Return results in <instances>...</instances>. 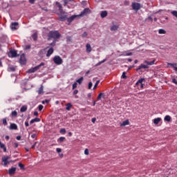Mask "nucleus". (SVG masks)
Segmentation results:
<instances>
[{
	"label": "nucleus",
	"mask_w": 177,
	"mask_h": 177,
	"mask_svg": "<svg viewBox=\"0 0 177 177\" xmlns=\"http://www.w3.org/2000/svg\"><path fill=\"white\" fill-rule=\"evenodd\" d=\"M131 7L133 10L138 11L141 8V5L139 3H132Z\"/></svg>",
	"instance_id": "obj_6"
},
{
	"label": "nucleus",
	"mask_w": 177,
	"mask_h": 177,
	"mask_svg": "<svg viewBox=\"0 0 177 177\" xmlns=\"http://www.w3.org/2000/svg\"><path fill=\"white\" fill-rule=\"evenodd\" d=\"M83 80H84L83 77H81L80 79H78V80L76 81V82H77V84H78L79 85H81V84H82Z\"/></svg>",
	"instance_id": "obj_33"
},
{
	"label": "nucleus",
	"mask_w": 177,
	"mask_h": 177,
	"mask_svg": "<svg viewBox=\"0 0 177 177\" xmlns=\"http://www.w3.org/2000/svg\"><path fill=\"white\" fill-rule=\"evenodd\" d=\"M160 121H161V118H155V119L153 120V124H154L155 125H158V123H159Z\"/></svg>",
	"instance_id": "obj_21"
},
{
	"label": "nucleus",
	"mask_w": 177,
	"mask_h": 177,
	"mask_svg": "<svg viewBox=\"0 0 177 177\" xmlns=\"http://www.w3.org/2000/svg\"><path fill=\"white\" fill-rule=\"evenodd\" d=\"M102 97H104V93H100L98 96H97V100H100Z\"/></svg>",
	"instance_id": "obj_30"
},
{
	"label": "nucleus",
	"mask_w": 177,
	"mask_h": 177,
	"mask_svg": "<svg viewBox=\"0 0 177 177\" xmlns=\"http://www.w3.org/2000/svg\"><path fill=\"white\" fill-rule=\"evenodd\" d=\"M37 93L39 94V95H42L44 94V86H41L39 87V88L37 90Z\"/></svg>",
	"instance_id": "obj_19"
},
{
	"label": "nucleus",
	"mask_w": 177,
	"mask_h": 177,
	"mask_svg": "<svg viewBox=\"0 0 177 177\" xmlns=\"http://www.w3.org/2000/svg\"><path fill=\"white\" fill-rule=\"evenodd\" d=\"M9 55H11V57H17V51L16 50H10Z\"/></svg>",
	"instance_id": "obj_13"
},
{
	"label": "nucleus",
	"mask_w": 177,
	"mask_h": 177,
	"mask_svg": "<svg viewBox=\"0 0 177 177\" xmlns=\"http://www.w3.org/2000/svg\"><path fill=\"white\" fill-rule=\"evenodd\" d=\"M124 56H132V53H127L124 55Z\"/></svg>",
	"instance_id": "obj_57"
},
{
	"label": "nucleus",
	"mask_w": 177,
	"mask_h": 177,
	"mask_svg": "<svg viewBox=\"0 0 177 177\" xmlns=\"http://www.w3.org/2000/svg\"><path fill=\"white\" fill-rule=\"evenodd\" d=\"M171 14L177 18V11L174 10L171 12Z\"/></svg>",
	"instance_id": "obj_47"
},
{
	"label": "nucleus",
	"mask_w": 177,
	"mask_h": 177,
	"mask_svg": "<svg viewBox=\"0 0 177 177\" xmlns=\"http://www.w3.org/2000/svg\"><path fill=\"white\" fill-rule=\"evenodd\" d=\"M26 111H27V106H26V105L22 106L20 109V112L25 113Z\"/></svg>",
	"instance_id": "obj_23"
},
{
	"label": "nucleus",
	"mask_w": 177,
	"mask_h": 177,
	"mask_svg": "<svg viewBox=\"0 0 177 177\" xmlns=\"http://www.w3.org/2000/svg\"><path fill=\"white\" fill-rule=\"evenodd\" d=\"M50 46H55L56 45V41H54L53 43L50 44Z\"/></svg>",
	"instance_id": "obj_58"
},
{
	"label": "nucleus",
	"mask_w": 177,
	"mask_h": 177,
	"mask_svg": "<svg viewBox=\"0 0 177 177\" xmlns=\"http://www.w3.org/2000/svg\"><path fill=\"white\" fill-rule=\"evenodd\" d=\"M171 82H173V84H175V85H177V80L175 78L174 76L172 77Z\"/></svg>",
	"instance_id": "obj_36"
},
{
	"label": "nucleus",
	"mask_w": 177,
	"mask_h": 177,
	"mask_svg": "<svg viewBox=\"0 0 177 177\" xmlns=\"http://www.w3.org/2000/svg\"><path fill=\"white\" fill-rule=\"evenodd\" d=\"M9 71H15L16 68L13 66H10L9 68H8Z\"/></svg>",
	"instance_id": "obj_45"
},
{
	"label": "nucleus",
	"mask_w": 177,
	"mask_h": 177,
	"mask_svg": "<svg viewBox=\"0 0 177 177\" xmlns=\"http://www.w3.org/2000/svg\"><path fill=\"white\" fill-rule=\"evenodd\" d=\"M31 138H32V139L37 138V134H35V133L32 134V135H31Z\"/></svg>",
	"instance_id": "obj_52"
},
{
	"label": "nucleus",
	"mask_w": 177,
	"mask_h": 177,
	"mask_svg": "<svg viewBox=\"0 0 177 177\" xmlns=\"http://www.w3.org/2000/svg\"><path fill=\"white\" fill-rule=\"evenodd\" d=\"M29 2L32 4H34L35 3V0H29Z\"/></svg>",
	"instance_id": "obj_60"
},
{
	"label": "nucleus",
	"mask_w": 177,
	"mask_h": 177,
	"mask_svg": "<svg viewBox=\"0 0 177 177\" xmlns=\"http://www.w3.org/2000/svg\"><path fill=\"white\" fill-rule=\"evenodd\" d=\"M58 15L61 21H64L66 19H67V15H66V12L64 10H63V12H59Z\"/></svg>",
	"instance_id": "obj_5"
},
{
	"label": "nucleus",
	"mask_w": 177,
	"mask_h": 177,
	"mask_svg": "<svg viewBox=\"0 0 177 177\" xmlns=\"http://www.w3.org/2000/svg\"><path fill=\"white\" fill-rule=\"evenodd\" d=\"M37 144H38V142H35V143H34V145L32 146V149H35V146L37 145Z\"/></svg>",
	"instance_id": "obj_53"
},
{
	"label": "nucleus",
	"mask_w": 177,
	"mask_h": 177,
	"mask_svg": "<svg viewBox=\"0 0 177 177\" xmlns=\"http://www.w3.org/2000/svg\"><path fill=\"white\" fill-rule=\"evenodd\" d=\"M25 49H26V50H28V49H31V46H30V45H27V46H26Z\"/></svg>",
	"instance_id": "obj_49"
},
{
	"label": "nucleus",
	"mask_w": 177,
	"mask_h": 177,
	"mask_svg": "<svg viewBox=\"0 0 177 177\" xmlns=\"http://www.w3.org/2000/svg\"><path fill=\"white\" fill-rule=\"evenodd\" d=\"M43 66H45V63L41 62L40 64L28 69L26 71V73H28V74H31L32 73H35L36 71H38V70H39L41 68V67H42Z\"/></svg>",
	"instance_id": "obj_2"
},
{
	"label": "nucleus",
	"mask_w": 177,
	"mask_h": 177,
	"mask_svg": "<svg viewBox=\"0 0 177 177\" xmlns=\"http://www.w3.org/2000/svg\"><path fill=\"white\" fill-rule=\"evenodd\" d=\"M32 38L33 41H37V39H38V34H37V32L33 33L32 35Z\"/></svg>",
	"instance_id": "obj_27"
},
{
	"label": "nucleus",
	"mask_w": 177,
	"mask_h": 177,
	"mask_svg": "<svg viewBox=\"0 0 177 177\" xmlns=\"http://www.w3.org/2000/svg\"><path fill=\"white\" fill-rule=\"evenodd\" d=\"M95 121H96V119H95V118H92V122H93V123H95Z\"/></svg>",
	"instance_id": "obj_63"
},
{
	"label": "nucleus",
	"mask_w": 177,
	"mask_h": 177,
	"mask_svg": "<svg viewBox=\"0 0 177 177\" xmlns=\"http://www.w3.org/2000/svg\"><path fill=\"white\" fill-rule=\"evenodd\" d=\"M77 82H75V83L73 84V88H72V89H75V88H77Z\"/></svg>",
	"instance_id": "obj_51"
},
{
	"label": "nucleus",
	"mask_w": 177,
	"mask_h": 177,
	"mask_svg": "<svg viewBox=\"0 0 177 177\" xmlns=\"http://www.w3.org/2000/svg\"><path fill=\"white\" fill-rule=\"evenodd\" d=\"M34 116H36V117L38 116V111H35L34 112Z\"/></svg>",
	"instance_id": "obj_61"
},
{
	"label": "nucleus",
	"mask_w": 177,
	"mask_h": 177,
	"mask_svg": "<svg viewBox=\"0 0 177 177\" xmlns=\"http://www.w3.org/2000/svg\"><path fill=\"white\" fill-rule=\"evenodd\" d=\"M129 4V1H124V5L125 6H128Z\"/></svg>",
	"instance_id": "obj_62"
},
{
	"label": "nucleus",
	"mask_w": 177,
	"mask_h": 177,
	"mask_svg": "<svg viewBox=\"0 0 177 177\" xmlns=\"http://www.w3.org/2000/svg\"><path fill=\"white\" fill-rule=\"evenodd\" d=\"M146 68H149V66L147 65H145V64H140L136 70V71H139V70H145Z\"/></svg>",
	"instance_id": "obj_10"
},
{
	"label": "nucleus",
	"mask_w": 177,
	"mask_h": 177,
	"mask_svg": "<svg viewBox=\"0 0 177 177\" xmlns=\"http://www.w3.org/2000/svg\"><path fill=\"white\" fill-rule=\"evenodd\" d=\"M89 13H91V10L89 8H86L78 16L79 17H82V16L86 15Z\"/></svg>",
	"instance_id": "obj_8"
},
{
	"label": "nucleus",
	"mask_w": 177,
	"mask_h": 177,
	"mask_svg": "<svg viewBox=\"0 0 177 177\" xmlns=\"http://www.w3.org/2000/svg\"><path fill=\"white\" fill-rule=\"evenodd\" d=\"M15 174H16V167H11L8 169V174L10 176L15 175Z\"/></svg>",
	"instance_id": "obj_11"
},
{
	"label": "nucleus",
	"mask_w": 177,
	"mask_h": 177,
	"mask_svg": "<svg viewBox=\"0 0 177 177\" xmlns=\"http://www.w3.org/2000/svg\"><path fill=\"white\" fill-rule=\"evenodd\" d=\"M67 41H71V37H67Z\"/></svg>",
	"instance_id": "obj_64"
},
{
	"label": "nucleus",
	"mask_w": 177,
	"mask_h": 177,
	"mask_svg": "<svg viewBox=\"0 0 177 177\" xmlns=\"http://www.w3.org/2000/svg\"><path fill=\"white\" fill-rule=\"evenodd\" d=\"M64 140H66V137H60L57 139V142L59 143H63Z\"/></svg>",
	"instance_id": "obj_28"
},
{
	"label": "nucleus",
	"mask_w": 177,
	"mask_h": 177,
	"mask_svg": "<svg viewBox=\"0 0 177 177\" xmlns=\"http://www.w3.org/2000/svg\"><path fill=\"white\" fill-rule=\"evenodd\" d=\"M108 13L106 10H103L101 12L100 16L102 18H104L107 16Z\"/></svg>",
	"instance_id": "obj_22"
},
{
	"label": "nucleus",
	"mask_w": 177,
	"mask_h": 177,
	"mask_svg": "<svg viewBox=\"0 0 177 177\" xmlns=\"http://www.w3.org/2000/svg\"><path fill=\"white\" fill-rule=\"evenodd\" d=\"M17 140L20 141L21 140V136H18L16 137Z\"/></svg>",
	"instance_id": "obj_56"
},
{
	"label": "nucleus",
	"mask_w": 177,
	"mask_h": 177,
	"mask_svg": "<svg viewBox=\"0 0 177 177\" xmlns=\"http://www.w3.org/2000/svg\"><path fill=\"white\" fill-rule=\"evenodd\" d=\"M25 126H26V127H28L30 126V124L28 123V121L25 122Z\"/></svg>",
	"instance_id": "obj_55"
},
{
	"label": "nucleus",
	"mask_w": 177,
	"mask_h": 177,
	"mask_svg": "<svg viewBox=\"0 0 177 177\" xmlns=\"http://www.w3.org/2000/svg\"><path fill=\"white\" fill-rule=\"evenodd\" d=\"M62 37V35L57 30H51L48 33V40L52 39H59Z\"/></svg>",
	"instance_id": "obj_1"
},
{
	"label": "nucleus",
	"mask_w": 177,
	"mask_h": 177,
	"mask_svg": "<svg viewBox=\"0 0 177 177\" xmlns=\"http://www.w3.org/2000/svg\"><path fill=\"white\" fill-rule=\"evenodd\" d=\"M77 93H78V91H77V90H75V91H73V95H77Z\"/></svg>",
	"instance_id": "obj_59"
},
{
	"label": "nucleus",
	"mask_w": 177,
	"mask_h": 177,
	"mask_svg": "<svg viewBox=\"0 0 177 177\" xmlns=\"http://www.w3.org/2000/svg\"><path fill=\"white\" fill-rule=\"evenodd\" d=\"M11 30H17V28H19V23L17 22H13L11 24Z\"/></svg>",
	"instance_id": "obj_9"
},
{
	"label": "nucleus",
	"mask_w": 177,
	"mask_h": 177,
	"mask_svg": "<svg viewBox=\"0 0 177 177\" xmlns=\"http://www.w3.org/2000/svg\"><path fill=\"white\" fill-rule=\"evenodd\" d=\"M55 4L59 8V12L63 13V6L61 5V3L59 2H56Z\"/></svg>",
	"instance_id": "obj_16"
},
{
	"label": "nucleus",
	"mask_w": 177,
	"mask_h": 177,
	"mask_svg": "<svg viewBox=\"0 0 177 177\" xmlns=\"http://www.w3.org/2000/svg\"><path fill=\"white\" fill-rule=\"evenodd\" d=\"M73 0H64V6H66L69 2L72 1Z\"/></svg>",
	"instance_id": "obj_43"
},
{
	"label": "nucleus",
	"mask_w": 177,
	"mask_h": 177,
	"mask_svg": "<svg viewBox=\"0 0 177 177\" xmlns=\"http://www.w3.org/2000/svg\"><path fill=\"white\" fill-rule=\"evenodd\" d=\"M158 32L159 34H166V31L163 29H160Z\"/></svg>",
	"instance_id": "obj_40"
},
{
	"label": "nucleus",
	"mask_w": 177,
	"mask_h": 177,
	"mask_svg": "<svg viewBox=\"0 0 177 177\" xmlns=\"http://www.w3.org/2000/svg\"><path fill=\"white\" fill-rule=\"evenodd\" d=\"M92 50V48L91 46V44H86V53H90Z\"/></svg>",
	"instance_id": "obj_15"
},
{
	"label": "nucleus",
	"mask_w": 177,
	"mask_h": 177,
	"mask_svg": "<svg viewBox=\"0 0 177 177\" xmlns=\"http://www.w3.org/2000/svg\"><path fill=\"white\" fill-rule=\"evenodd\" d=\"M168 66H170L171 67H173V68L175 70V71H177V67L176 66H177V64L174 63V64H171V63H169Z\"/></svg>",
	"instance_id": "obj_24"
},
{
	"label": "nucleus",
	"mask_w": 177,
	"mask_h": 177,
	"mask_svg": "<svg viewBox=\"0 0 177 177\" xmlns=\"http://www.w3.org/2000/svg\"><path fill=\"white\" fill-rule=\"evenodd\" d=\"M118 28V26L114 25L111 28V31H116Z\"/></svg>",
	"instance_id": "obj_35"
},
{
	"label": "nucleus",
	"mask_w": 177,
	"mask_h": 177,
	"mask_svg": "<svg viewBox=\"0 0 177 177\" xmlns=\"http://www.w3.org/2000/svg\"><path fill=\"white\" fill-rule=\"evenodd\" d=\"M41 122V119L39 118H35L34 119H32L30 121V124H32L35 122Z\"/></svg>",
	"instance_id": "obj_14"
},
{
	"label": "nucleus",
	"mask_w": 177,
	"mask_h": 177,
	"mask_svg": "<svg viewBox=\"0 0 177 177\" xmlns=\"http://www.w3.org/2000/svg\"><path fill=\"white\" fill-rule=\"evenodd\" d=\"M84 154L86 156H88L89 154V151H88V149H86L85 151H84Z\"/></svg>",
	"instance_id": "obj_48"
},
{
	"label": "nucleus",
	"mask_w": 177,
	"mask_h": 177,
	"mask_svg": "<svg viewBox=\"0 0 177 177\" xmlns=\"http://www.w3.org/2000/svg\"><path fill=\"white\" fill-rule=\"evenodd\" d=\"M53 62L57 66H60V64H62V63H63V59H62V57H60V56L55 55L53 57Z\"/></svg>",
	"instance_id": "obj_4"
},
{
	"label": "nucleus",
	"mask_w": 177,
	"mask_h": 177,
	"mask_svg": "<svg viewBox=\"0 0 177 177\" xmlns=\"http://www.w3.org/2000/svg\"><path fill=\"white\" fill-rule=\"evenodd\" d=\"M164 120L165 121L169 122H171V118L170 117V115H166Z\"/></svg>",
	"instance_id": "obj_29"
},
{
	"label": "nucleus",
	"mask_w": 177,
	"mask_h": 177,
	"mask_svg": "<svg viewBox=\"0 0 177 177\" xmlns=\"http://www.w3.org/2000/svg\"><path fill=\"white\" fill-rule=\"evenodd\" d=\"M92 86H93V84H92L91 82H90L88 83V89H91Z\"/></svg>",
	"instance_id": "obj_54"
},
{
	"label": "nucleus",
	"mask_w": 177,
	"mask_h": 177,
	"mask_svg": "<svg viewBox=\"0 0 177 177\" xmlns=\"http://www.w3.org/2000/svg\"><path fill=\"white\" fill-rule=\"evenodd\" d=\"M122 78H123L124 80H126V78H127V77L126 76L125 72H123V73L122 75Z\"/></svg>",
	"instance_id": "obj_46"
},
{
	"label": "nucleus",
	"mask_w": 177,
	"mask_h": 177,
	"mask_svg": "<svg viewBox=\"0 0 177 177\" xmlns=\"http://www.w3.org/2000/svg\"><path fill=\"white\" fill-rule=\"evenodd\" d=\"M3 124L4 126H7L8 125V121H7V119L6 118H3Z\"/></svg>",
	"instance_id": "obj_37"
},
{
	"label": "nucleus",
	"mask_w": 177,
	"mask_h": 177,
	"mask_svg": "<svg viewBox=\"0 0 177 177\" xmlns=\"http://www.w3.org/2000/svg\"><path fill=\"white\" fill-rule=\"evenodd\" d=\"M88 35V33L86 32H84V33L82 35V38H86Z\"/></svg>",
	"instance_id": "obj_44"
},
{
	"label": "nucleus",
	"mask_w": 177,
	"mask_h": 177,
	"mask_svg": "<svg viewBox=\"0 0 177 177\" xmlns=\"http://www.w3.org/2000/svg\"><path fill=\"white\" fill-rule=\"evenodd\" d=\"M143 81H145V78H141L138 80V82H136V85H138L139 84H142Z\"/></svg>",
	"instance_id": "obj_34"
},
{
	"label": "nucleus",
	"mask_w": 177,
	"mask_h": 177,
	"mask_svg": "<svg viewBox=\"0 0 177 177\" xmlns=\"http://www.w3.org/2000/svg\"><path fill=\"white\" fill-rule=\"evenodd\" d=\"M100 83V80H97V81H96V82H95V85H94V86H93V91L95 90V89H96V88H97V85H98V84Z\"/></svg>",
	"instance_id": "obj_38"
},
{
	"label": "nucleus",
	"mask_w": 177,
	"mask_h": 177,
	"mask_svg": "<svg viewBox=\"0 0 177 177\" xmlns=\"http://www.w3.org/2000/svg\"><path fill=\"white\" fill-rule=\"evenodd\" d=\"M106 59H103L102 61H100V62H98L95 66H100V64H102V63H104V62H106Z\"/></svg>",
	"instance_id": "obj_39"
},
{
	"label": "nucleus",
	"mask_w": 177,
	"mask_h": 177,
	"mask_svg": "<svg viewBox=\"0 0 177 177\" xmlns=\"http://www.w3.org/2000/svg\"><path fill=\"white\" fill-rule=\"evenodd\" d=\"M38 109L39 111H42V110L44 109V106L42 104H39Z\"/></svg>",
	"instance_id": "obj_41"
},
{
	"label": "nucleus",
	"mask_w": 177,
	"mask_h": 177,
	"mask_svg": "<svg viewBox=\"0 0 177 177\" xmlns=\"http://www.w3.org/2000/svg\"><path fill=\"white\" fill-rule=\"evenodd\" d=\"M77 17H80L79 15H72L71 17L69 18H66L67 21L68 22V24H71V23Z\"/></svg>",
	"instance_id": "obj_12"
},
{
	"label": "nucleus",
	"mask_w": 177,
	"mask_h": 177,
	"mask_svg": "<svg viewBox=\"0 0 177 177\" xmlns=\"http://www.w3.org/2000/svg\"><path fill=\"white\" fill-rule=\"evenodd\" d=\"M9 159H10V156H3L1 158V162L3 163V166L4 167H8V165H9Z\"/></svg>",
	"instance_id": "obj_3"
},
{
	"label": "nucleus",
	"mask_w": 177,
	"mask_h": 177,
	"mask_svg": "<svg viewBox=\"0 0 177 177\" xmlns=\"http://www.w3.org/2000/svg\"><path fill=\"white\" fill-rule=\"evenodd\" d=\"M66 110L67 111H70L71 107L73 106V105L71 104V103H68V104H66Z\"/></svg>",
	"instance_id": "obj_25"
},
{
	"label": "nucleus",
	"mask_w": 177,
	"mask_h": 177,
	"mask_svg": "<svg viewBox=\"0 0 177 177\" xmlns=\"http://www.w3.org/2000/svg\"><path fill=\"white\" fill-rule=\"evenodd\" d=\"M10 130H17V124H16L15 123H12L10 125Z\"/></svg>",
	"instance_id": "obj_20"
},
{
	"label": "nucleus",
	"mask_w": 177,
	"mask_h": 177,
	"mask_svg": "<svg viewBox=\"0 0 177 177\" xmlns=\"http://www.w3.org/2000/svg\"><path fill=\"white\" fill-rule=\"evenodd\" d=\"M59 133L62 134H66V129H61Z\"/></svg>",
	"instance_id": "obj_42"
},
{
	"label": "nucleus",
	"mask_w": 177,
	"mask_h": 177,
	"mask_svg": "<svg viewBox=\"0 0 177 177\" xmlns=\"http://www.w3.org/2000/svg\"><path fill=\"white\" fill-rule=\"evenodd\" d=\"M56 151H57V153H62V149H60V148H57V149H56Z\"/></svg>",
	"instance_id": "obj_50"
},
{
	"label": "nucleus",
	"mask_w": 177,
	"mask_h": 177,
	"mask_svg": "<svg viewBox=\"0 0 177 177\" xmlns=\"http://www.w3.org/2000/svg\"><path fill=\"white\" fill-rule=\"evenodd\" d=\"M54 50L53 48H49V50L47 51L46 57H49L50 55L53 53Z\"/></svg>",
	"instance_id": "obj_17"
},
{
	"label": "nucleus",
	"mask_w": 177,
	"mask_h": 177,
	"mask_svg": "<svg viewBox=\"0 0 177 177\" xmlns=\"http://www.w3.org/2000/svg\"><path fill=\"white\" fill-rule=\"evenodd\" d=\"M127 125H129V121L128 120L123 121L122 123L121 124V127H125Z\"/></svg>",
	"instance_id": "obj_26"
},
{
	"label": "nucleus",
	"mask_w": 177,
	"mask_h": 177,
	"mask_svg": "<svg viewBox=\"0 0 177 177\" xmlns=\"http://www.w3.org/2000/svg\"><path fill=\"white\" fill-rule=\"evenodd\" d=\"M155 62H156L155 59H153V60L151 61V62H148V61L145 60V61L144 62V63H145V64H147V66H153V64H155Z\"/></svg>",
	"instance_id": "obj_18"
},
{
	"label": "nucleus",
	"mask_w": 177,
	"mask_h": 177,
	"mask_svg": "<svg viewBox=\"0 0 177 177\" xmlns=\"http://www.w3.org/2000/svg\"><path fill=\"white\" fill-rule=\"evenodd\" d=\"M11 116H12V118H16V117H17V111H13L11 113Z\"/></svg>",
	"instance_id": "obj_31"
},
{
	"label": "nucleus",
	"mask_w": 177,
	"mask_h": 177,
	"mask_svg": "<svg viewBox=\"0 0 177 177\" xmlns=\"http://www.w3.org/2000/svg\"><path fill=\"white\" fill-rule=\"evenodd\" d=\"M19 167L20 168L21 170H24L25 167H24V165H23L21 162H19L18 164Z\"/></svg>",
	"instance_id": "obj_32"
},
{
	"label": "nucleus",
	"mask_w": 177,
	"mask_h": 177,
	"mask_svg": "<svg viewBox=\"0 0 177 177\" xmlns=\"http://www.w3.org/2000/svg\"><path fill=\"white\" fill-rule=\"evenodd\" d=\"M19 62L21 64H26V63H27V59H26V55L24 54L21 55Z\"/></svg>",
	"instance_id": "obj_7"
}]
</instances>
